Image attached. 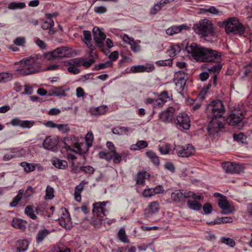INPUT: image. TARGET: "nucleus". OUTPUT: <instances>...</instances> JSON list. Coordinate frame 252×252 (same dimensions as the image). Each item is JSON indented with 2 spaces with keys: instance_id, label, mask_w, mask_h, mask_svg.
<instances>
[{
  "instance_id": "obj_1",
  "label": "nucleus",
  "mask_w": 252,
  "mask_h": 252,
  "mask_svg": "<svg viewBox=\"0 0 252 252\" xmlns=\"http://www.w3.org/2000/svg\"><path fill=\"white\" fill-rule=\"evenodd\" d=\"M224 112V106L222 102L219 99L212 101L207 105L205 114L207 118L210 120L207 128L209 135H214L224 127L223 122L224 118L223 115Z\"/></svg>"
},
{
  "instance_id": "obj_2",
  "label": "nucleus",
  "mask_w": 252,
  "mask_h": 252,
  "mask_svg": "<svg viewBox=\"0 0 252 252\" xmlns=\"http://www.w3.org/2000/svg\"><path fill=\"white\" fill-rule=\"evenodd\" d=\"M187 52L196 61L200 62L220 63L222 54L211 48L192 43L186 47Z\"/></svg>"
},
{
  "instance_id": "obj_3",
  "label": "nucleus",
  "mask_w": 252,
  "mask_h": 252,
  "mask_svg": "<svg viewBox=\"0 0 252 252\" xmlns=\"http://www.w3.org/2000/svg\"><path fill=\"white\" fill-rule=\"evenodd\" d=\"M43 60L39 54H33L29 58H24L15 64H19L16 69V73L21 76H27L38 72Z\"/></svg>"
},
{
  "instance_id": "obj_4",
  "label": "nucleus",
  "mask_w": 252,
  "mask_h": 252,
  "mask_svg": "<svg viewBox=\"0 0 252 252\" xmlns=\"http://www.w3.org/2000/svg\"><path fill=\"white\" fill-rule=\"evenodd\" d=\"M108 203L109 201H102L93 204L91 223L95 227L98 228L100 226L104 217L107 215L108 211L105 209V207Z\"/></svg>"
},
{
  "instance_id": "obj_5",
  "label": "nucleus",
  "mask_w": 252,
  "mask_h": 252,
  "mask_svg": "<svg viewBox=\"0 0 252 252\" xmlns=\"http://www.w3.org/2000/svg\"><path fill=\"white\" fill-rule=\"evenodd\" d=\"M193 29L196 34L203 37L212 35L214 33L212 22L206 19L201 20L198 23L194 24Z\"/></svg>"
},
{
  "instance_id": "obj_6",
  "label": "nucleus",
  "mask_w": 252,
  "mask_h": 252,
  "mask_svg": "<svg viewBox=\"0 0 252 252\" xmlns=\"http://www.w3.org/2000/svg\"><path fill=\"white\" fill-rule=\"evenodd\" d=\"M63 142L64 148L67 151L70 150L80 155L86 153L88 149H83L85 146L83 143L78 142V139L74 136H70L63 138Z\"/></svg>"
},
{
  "instance_id": "obj_7",
  "label": "nucleus",
  "mask_w": 252,
  "mask_h": 252,
  "mask_svg": "<svg viewBox=\"0 0 252 252\" xmlns=\"http://www.w3.org/2000/svg\"><path fill=\"white\" fill-rule=\"evenodd\" d=\"M225 32L227 33L243 34L245 32V28L236 18H230L228 21L224 22Z\"/></svg>"
},
{
  "instance_id": "obj_8",
  "label": "nucleus",
  "mask_w": 252,
  "mask_h": 252,
  "mask_svg": "<svg viewBox=\"0 0 252 252\" xmlns=\"http://www.w3.org/2000/svg\"><path fill=\"white\" fill-rule=\"evenodd\" d=\"M244 118V114L241 110L232 111L226 120L228 124L232 126H239Z\"/></svg>"
},
{
  "instance_id": "obj_9",
  "label": "nucleus",
  "mask_w": 252,
  "mask_h": 252,
  "mask_svg": "<svg viewBox=\"0 0 252 252\" xmlns=\"http://www.w3.org/2000/svg\"><path fill=\"white\" fill-rule=\"evenodd\" d=\"M176 125L178 128H182L188 130L190 126V121L189 116L186 113H182L179 114L174 121Z\"/></svg>"
},
{
  "instance_id": "obj_10",
  "label": "nucleus",
  "mask_w": 252,
  "mask_h": 252,
  "mask_svg": "<svg viewBox=\"0 0 252 252\" xmlns=\"http://www.w3.org/2000/svg\"><path fill=\"white\" fill-rule=\"evenodd\" d=\"M175 109L173 107H169L165 111L159 114V120L165 124L171 123L174 120Z\"/></svg>"
},
{
  "instance_id": "obj_11",
  "label": "nucleus",
  "mask_w": 252,
  "mask_h": 252,
  "mask_svg": "<svg viewBox=\"0 0 252 252\" xmlns=\"http://www.w3.org/2000/svg\"><path fill=\"white\" fill-rule=\"evenodd\" d=\"M222 167L225 172L231 174H240L244 170L241 164L230 162L223 163Z\"/></svg>"
},
{
  "instance_id": "obj_12",
  "label": "nucleus",
  "mask_w": 252,
  "mask_h": 252,
  "mask_svg": "<svg viewBox=\"0 0 252 252\" xmlns=\"http://www.w3.org/2000/svg\"><path fill=\"white\" fill-rule=\"evenodd\" d=\"M94 39L96 45L99 48H102L104 46V41L106 38V35L98 27H94L93 30Z\"/></svg>"
},
{
  "instance_id": "obj_13",
  "label": "nucleus",
  "mask_w": 252,
  "mask_h": 252,
  "mask_svg": "<svg viewBox=\"0 0 252 252\" xmlns=\"http://www.w3.org/2000/svg\"><path fill=\"white\" fill-rule=\"evenodd\" d=\"M177 154L180 157H189L193 154L194 147L191 144L180 146L176 149Z\"/></svg>"
},
{
  "instance_id": "obj_14",
  "label": "nucleus",
  "mask_w": 252,
  "mask_h": 252,
  "mask_svg": "<svg viewBox=\"0 0 252 252\" xmlns=\"http://www.w3.org/2000/svg\"><path fill=\"white\" fill-rule=\"evenodd\" d=\"M60 224L63 227L69 229L72 226L71 218L68 212L64 209L61 217L59 219Z\"/></svg>"
},
{
  "instance_id": "obj_15",
  "label": "nucleus",
  "mask_w": 252,
  "mask_h": 252,
  "mask_svg": "<svg viewBox=\"0 0 252 252\" xmlns=\"http://www.w3.org/2000/svg\"><path fill=\"white\" fill-rule=\"evenodd\" d=\"M155 66L152 64L148 65H133L130 67L129 73L150 72L153 71Z\"/></svg>"
},
{
  "instance_id": "obj_16",
  "label": "nucleus",
  "mask_w": 252,
  "mask_h": 252,
  "mask_svg": "<svg viewBox=\"0 0 252 252\" xmlns=\"http://www.w3.org/2000/svg\"><path fill=\"white\" fill-rule=\"evenodd\" d=\"M83 35V41L86 43V45L90 49V51L89 52L90 57H94V51L95 49V46L92 43L91 33L89 31H84Z\"/></svg>"
},
{
  "instance_id": "obj_17",
  "label": "nucleus",
  "mask_w": 252,
  "mask_h": 252,
  "mask_svg": "<svg viewBox=\"0 0 252 252\" xmlns=\"http://www.w3.org/2000/svg\"><path fill=\"white\" fill-rule=\"evenodd\" d=\"M58 137L49 136L44 140L43 147L48 150H53L58 144Z\"/></svg>"
},
{
  "instance_id": "obj_18",
  "label": "nucleus",
  "mask_w": 252,
  "mask_h": 252,
  "mask_svg": "<svg viewBox=\"0 0 252 252\" xmlns=\"http://www.w3.org/2000/svg\"><path fill=\"white\" fill-rule=\"evenodd\" d=\"M186 76L187 74L185 71L182 70L178 71L174 75V82L177 86L180 85L181 88H184L186 83Z\"/></svg>"
},
{
  "instance_id": "obj_19",
  "label": "nucleus",
  "mask_w": 252,
  "mask_h": 252,
  "mask_svg": "<svg viewBox=\"0 0 252 252\" xmlns=\"http://www.w3.org/2000/svg\"><path fill=\"white\" fill-rule=\"evenodd\" d=\"M218 205L223 210L221 212L222 214L228 215L233 211V210L231 208L229 202L226 199L225 196L218 200Z\"/></svg>"
},
{
  "instance_id": "obj_20",
  "label": "nucleus",
  "mask_w": 252,
  "mask_h": 252,
  "mask_svg": "<svg viewBox=\"0 0 252 252\" xmlns=\"http://www.w3.org/2000/svg\"><path fill=\"white\" fill-rule=\"evenodd\" d=\"M160 209V205L158 201H153L144 210V215L147 217H150L155 215Z\"/></svg>"
},
{
  "instance_id": "obj_21",
  "label": "nucleus",
  "mask_w": 252,
  "mask_h": 252,
  "mask_svg": "<svg viewBox=\"0 0 252 252\" xmlns=\"http://www.w3.org/2000/svg\"><path fill=\"white\" fill-rule=\"evenodd\" d=\"M70 49L67 47H61L57 48L51 52V56L54 58H62L67 57Z\"/></svg>"
},
{
  "instance_id": "obj_22",
  "label": "nucleus",
  "mask_w": 252,
  "mask_h": 252,
  "mask_svg": "<svg viewBox=\"0 0 252 252\" xmlns=\"http://www.w3.org/2000/svg\"><path fill=\"white\" fill-rule=\"evenodd\" d=\"M189 29V28L185 25L174 26L168 28L166 30V33L169 35H173L174 34L180 32L183 30H188Z\"/></svg>"
},
{
  "instance_id": "obj_23",
  "label": "nucleus",
  "mask_w": 252,
  "mask_h": 252,
  "mask_svg": "<svg viewBox=\"0 0 252 252\" xmlns=\"http://www.w3.org/2000/svg\"><path fill=\"white\" fill-rule=\"evenodd\" d=\"M87 182L82 181L78 186L75 188L74 191V197L76 201L80 202L81 200V193L83 190L84 186Z\"/></svg>"
},
{
  "instance_id": "obj_24",
  "label": "nucleus",
  "mask_w": 252,
  "mask_h": 252,
  "mask_svg": "<svg viewBox=\"0 0 252 252\" xmlns=\"http://www.w3.org/2000/svg\"><path fill=\"white\" fill-rule=\"evenodd\" d=\"M26 221L22 219L14 218L12 222V225L15 228L24 230L26 228Z\"/></svg>"
},
{
  "instance_id": "obj_25",
  "label": "nucleus",
  "mask_w": 252,
  "mask_h": 252,
  "mask_svg": "<svg viewBox=\"0 0 252 252\" xmlns=\"http://www.w3.org/2000/svg\"><path fill=\"white\" fill-rule=\"evenodd\" d=\"M165 1L164 0H160L157 4H155L151 9L150 14L155 15L159 11L166 5Z\"/></svg>"
},
{
  "instance_id": "obj_26",
  "label": "nucleus",
  "mask_w": 252,
  "mask_h": 252,
  "mask_svg": "<svg viewBox=\"0 0 252 252\" xmlns=\"http://www.w3.org/2000/svg\"><path fill=\"white\" fill-rule=\"evenodd\" d=\"M165 1L164 0H160L157 4H155L151 9L150 14L155 15L159 11L166 5Z\"/></svg>"
},
{
  "instance_id": "obj_27",
  "label": "nucleus",
  "mask_w": 252,
  "mask_h": 252,
  "mask_svg": "<svg viewBox=\"0 0 252 252\" xmlns=\"http://www.w3.org/2000/svg\"><path fill=\"white\" fill-rule=\"evenodd\" d=\"M165 1L164 0H160L157 4H155L151 9L150 14L155 15L159 11L166 5Z\"/></svg>"
},
{
  "instance_id": "obj_28",
  "label": "nucleus",
  "mask_w": 252,
  "mask_h": 252,
  "mask_svg": "<svg viewBox=\"0 0 252 252\" xmlns=\"http://www.w3.org/2000/svg\"><path fill=\"white\" fill-rule=\"evenodd\" d=\"M49 94L54 96H65V92L62 87H54L49 90Z\"/></svg>"
},
{
  "instance_id": "obj_29",
  "label": "nucleus",
  "mask_w": 252,
  "mask_h": 252,
  "mask_svg": "<svg viewBox=\"0 0 252 252\" xmlns=\"http://www.w3.org/2000/svg\"><path fill=\"white\" fill-rule=\"evenodd\" d=\"M148 144L145 140H140L137 142L135 144H133L130 146V150L133 151L140 150L147 147Z\"/></svg>"
},
{
  "instance_id": "obj_30",
  "label": "nucleus",
  "mask_w": 252,
  "mask_h": 252,
  "mask_svg": "<svg viewBox=\"0 0 252 252\" xmlns=\"http://www.w3.org/2000/svg\"><path fill=\"white\" fill-rule=\"evenodd\" d=\"M181 51L180 46L178 45H175L171 46L168 50H167L166 53L168 56L171 58L174 57L177 55Z\"/></svg>"
},
{
  "instance_id": "obj_31",
  "label": "nucleus",
  "mask_w": 252,
  "mask_h": 252,
  "mask_svg": "<svg viewBox=\"0 0 252 252\" xmlns=\"http://www.w3.org/2000/svg\"><path fill=\"white\" fill-rule=\"evenodd\" d=\"M29 243L27 240H22L17 242V252H20L26 251L28 248Z\"/></svg>"
},
{
  "instance_id": "obj_32",
  "label": "nucleus",
  "mask_w": 252,
  "mask_h": 252,
  "mask_svg": "<svg viewBox=\"0 0 252 252\" xmlns=\"http://www.w3.org/2000/svg\"><path fill=\"white\" fill-rule=\"evenodd\" d=\"M130 130L129 127L125 126H117L112 129V132L114 134L123 135L126 134Z\"/></svg>"
},
{
  "instance_id": "obj_33",
  "label": "nucleus",
  "mask_w": 252,
  "mask_h": 252,
  "mask_svg": "<svg viewBox=\"0 0 252 252\" xmlns=\"http://www.w3.org/2000/svg\"><path fill=\"white\" fill-rule=\"evenodd\" d=\"M20 165L23 167L24 171L27 173L33 171L36 168L35 164L28 163L26 161L21 162Z\"/></svg>"
},
{
  "instance_id": "obj_34",
  "label": "nucleus",
  "mask_w": 252,
  "mask_h": 252,
  "mask_svg": "<svg viewBox=\"0 0 252 252\" xmlns=\"http://www.w3.org/2000/svg\"><path fill=\"white\" fill-rule=\"evenodd\" d=\"M53 164L59 169H64L67 167V162L64 160L56 158L53 161Z\"/></svg>"
},
{
  "instance_id": "obj_35",
  "label": "nucleus",
  "mask_w": 252,
  "mask_h": 252,
  "mask_svg": "<svg viewBox=\"0 0 252 252\" xmlns=\"http://www.w3.org/2000/svg\"><path fill=\"white\" fill-rule=\"evenodd\" d=\"M26 7V4L23 2H12L8 4L7 8L9 9L15 10L17 9H23Z\"/></svg>"
},
{
  "instance_id": "obj_36",
  "label": "nucleus",
  "mask_w": 252,
  "mask_h": 252,
  "mask_svg": "<svg viewBox=\"0 0 252 252\" xmlns=\"http://www.w3.org/2000/svg\"><path fill=\"white\" fill-rule=\"evenodd\" d=\"M49 234V231L47 229L39 230L36 237V242L37 243L42 242Z\"/></svg>"
},
{
  "instance_id": "obj_37",
  "label": "nucleus",
  "mask_w": 252,
  "mask_h": 252,
  "mask_svg": "<svg viewBox=\"0 0 252 252\" xmlns=\"http://www.w3.org/2000/svg\"><path fill=\"white\" fill-rule=\"evenodd\" d=\"M147 156L151 159L152 162L156 165H158L159 160L156 154L153 151H148L146 153Z\"/></svg>"
},
{
  "instance_id": "obj_38",
  "label": "nucleus",
  "mask_w": 252,
  "mask_h": 252,
  "mask_svg": "<svg viewBox=\"0 0 252 252\" xmlns=\"http://www.w3.org/2000/svg\"><path fill=\"white\" fill-rule=\"evenodd\" d=\"M201 11L202 13L205 14L207 12H209L212 15H218L222 13L216 7L213 6H210L208 8H202L201 9Z\"/></svg>"
},
{
  "instance_id": "obj_39",
  "label": "nucleus",
  "mask_w": 252,
  "mask_h": 252,
  "mask_svg": "<svg viewBox=\"0 0 252 252\" xmlns=\"http://www.w3.org/2000/svg\"><path fill=\"white\" fill-rule=\"evenodd\" d=\"M187 206L189 208L195 211H199L202 207V205L196 201L189 200L187 202Z\"/></svg>"
},
{
  "instance_id": "obj_40",
  "label": "nucleus",
  "mask_w": 252,
  "mask_h": 252,
  "mask_svg": "<svg viewBox=\"0 0 252 252\" xmlns=\"http://www.w3.org/2000/svg\"><path fill=\"white\" fill-rule=\"evenodd\" d=\"M183 190H179L176 192H172L171 194V199L175 202H179L183 197Z\"/></svg>"
},
{
  "instance_id": "obj_41",
  "label": "nucleus",
  "mask_w": 252,
  "mask_h": 252,
  "mask_svg": "<svg viewBox=\"0 0 252 252\" xmlns=\"http://www.w3.org/2000/svg\"><path fill=\"white\" fill-rule=\"evenodd\" d=\"M25 214L32 220H35L37 218L36 214H34L33 209V206L29 205L27 206L25 209Z\"/></svg>"
},
{
  "instance_id": "obj_42",
  "label": "nucleus",
  "mask_w": 252,
  "mask_h": 252,
  "mask_svg": "<svg viewBox=\"0 0 252 252\" xmlns=\"http://www.w3.org/2000/svg\"><path fill=\"white\" fill-rule=\"evenodd\" d=\"M113 63L111 61H107L104 63H100L96 65L93 68L94 70H99L112 66Z\"/></svg>"
},
{
  "instance_id": "obj_43",
  "label": "nucleus",
  "mask_w": 252,
  "mask_h": 252,
  "mask_svg": "<svg viewBox=\"0 0 252 252\" xmlns=\"http://www.w3.org/2000/svg\"><path fill=\"white\" fill-rule=\"evenodd\" d=\"M13 78V74L7 72L0 73V82H6L11 80Z\"/></svg>"
},
{
  "instance_id": "obj_44",
  "label": "nucleus",
  "mask_w": 252,
  "mask_h": 252,
  "mask_svg": "<svg viewBox=\"0 0 252 252\" xmlns=\"http://www.w3.org/2000/svg\"><path fill=\"white\" fill-rule=\"evenodd\" d=\"M173 59H168L164 60H160L157 61L155 63L158 66H171L172 65Z\"/></svg>"
},
{
  "instance_id": "obj_45",
  "label": "nucleus",
  "mask_w": 252,
  "mask_h": 252,
  "mask_svg": "<svg viewBox=\"0 0 252 252\" xmlns=\"http://www.w3.org/2000/svg\"><path fill=\"white\" fill-rule=\"evenodd\" d=\"M98 156L100 158L105 159L108 161H110L113 158L112 153L104 151L99 152Z\"/></svg>"
},
{
  "instance_id": "obj_46",
  "label": "nucleus",
  "mask_w": 252,
  "mask_h": 252,
  "mask_svg": "<svg viewBox=\"0 0 252 252\" xmlns=\"http://www.w3.org/2000/svg\"><path fill=\"white\" fill-rule=\"evenodd\" d=\"M233 138L238 142L244 144L246 143L247 137L243 133L241 132L238 134H234Z\"/></svg>"
},
{
  "instance_id": "obj_47",
  "label": "nucleus",
  "mask_w": 252,
  "mask_h": 252,
  "mask_svg": "<svg viewBox=\"0 0 252 252\" xmlns=\"http://www.w3.org/2000/svg\"><path fill=\"white\" fill-rule=\"evenodd\" d=\"M83 61V58H76L70 60L68 63L70 65L80 66H82Z\"/></svg>"
},
{
  "instance_id": "obj_48",
  "label": "nucleus",
  "mask_w": 252,
  "mask_h": 252,
  "mask_svg": "<svg viewBox=\"0 0 252 252\" xmlns=\"http://www.w3.org/2000/svg\"><path fill=\"white\" fill-rule=\"evenodd\" d=\"M54 26V23L53 19L52 18H47L46 21L43 23L42 28L43 30H49L51 28H53Z\"/></svg>"
},
{
  "instance_id": "obj_49",
  "label": "nucleus",
  "mask_w": 252,
  "mask_h": 252,
  "mask_svg": "<svg viewBox=\"0 0 252 252\" xmlns=\"http://www.w3.org/2000/svg\"><path fill=\"white\" fill-rule=\"evenodd\" d=\"M146 174H148L146 172H139L137 175L136 183L140 185L143 184L145 182Z\"/></svg>"
},
{
  "instance_id": "obj_50",
  "label": "nucleus",
  "mask_w": 252,
  "mask_h": 252,
  "mask_svg": "<svg viewBox=\"0 0 252 252\" xmlns=\"http://www.w3.org/2000/svg\"><path fill=\"white\" fill-rule=\"evenodd\" d=\"M13 43L16 46L24 47L26 44V38L24 36H20L16 38Z\"/></svg>"
},
{
  "instance_id": "obj_51",
  "label": "nucleus",
  "mask_w": 252,
  "mask_h": 252,
  "mask_svg": "<svg viewBox=\"0 0 252 252\" xmlns=\"http://www.w3.org/2000/svg\"><path fill=\"white\" fill-rule=\"evenodd\" d=\"M94 140V135L92 132H89L86 135L85 142L87 145V148L90 147L92 146L93 141Z\"/></svg>"
},
{
  "instance_id": "obj_52",
  "label": "nucleus",
  "mask_w": 252,
  "mask_h": 252,
  "mask_svg": "<svg viewBox=\"0 0 252 252\" xmlns=\"http://www.w3.org/2000/svg\"><path fill=\"white\" fill-rule=\"evenodd\" d=\"M113 161L114 164H119L122 158V155L121 154L116 152V151H114L112 153Z\"/></svg>"
},
{
  "instance_id": "obj_53",
  "label": "nucleus",
  "mask_w": 252,
  "mask_h": 252,
  "mask_svg": "<svg viewBox=\"0 0 252 252\" xmlns=\"http://www.w3.org/2000/svg\"><path fill=\"white\" fill-rule=\"evenodd\" d=\"M216 63V64L208 68V70L210 72H213L214 74L218 73L222 68V65L220 63Z\"/></svg>"
},
{
  "instance_id": "obj_54",
  "label": "nucleus",
  "mask_w": 252,
  "mask_h": 252,
  "mask_svg": "<svg viewBox=\"0 0 252 252\" xmlns=\"http://www.w3.org/2000/svg\"><path fill=\"white\" fill-rule=\"evenodd\" d=\"M107 111V107L106 106H101L96 107L94 109V114L96 115H102L105 113Z\"/></svg>"
},
{
  "instance_id": "obj_55",
  "label": "nucleus",
  "mask_w": 252,
  "mask_h": 252,
  "mask_svg": "<svg viewBox=\"0 0 252 252\" xmlns=\"http://www.w3.org/2000/svg\"><path fill=\"white\" fill-rule=\"evenodd\" d=\"M80 170L85 173L92 174L94 172V168L91 166H82L80 167Z\"/></svg>"
},
{
  "instance_id": "obj_56",
  "label": "nucleus",
  "mask_w": 252,
  "mask_h": 252,
  "mask_svg": "<svg viewBox=\"0 0 252 252\" xmlns=\"http://www.w3.org/2000/svg\"><path fill=\"white\" fill-rule=\"evenodd\" d=\"M34 124V122L33 121H21V126L20 127L26 128H31L32 127Z\"/></svg>"
},
{
  "instance_id": "obj_57",
  "label": "nucleus",
  "mask_w": 252,
  "mask_h": 252,
  "mask_svg": "<svg viewBox=\"0 0 252 252\" xmlns=\"http://www.w3.org/2000/svg\"><path fill=\"white\" fill-rule=\"evenodd\" d=\"M221 242L231 247H233L235 245V242L234 240L230 238L222 237L221 238Z\"/></svg>"
},
{
  "instance_id": "obj_58",
  "label": "nucleus",
  "mask_w": 252,
  "mask_h": 252,
  "mask_svg": "<svg viewBox=\"0 0 252 252\" xmlns=\"http://www.w3.org/2000/svg\"><path fill=\"white\" fill-rule=\"evenodd\" d=\"M34 42L35 44L41 49H45L47 47V45L45 42L43 40H40L38 37H35L34 39Z\"/></svg>"
},
{
  "instance_id": "obj_59",
  "label": "nucleus",
  "mask_w": 252,
  "mask_h": 252,
  "mask_svg": "<svg viewBox=\"0 0 252 252\" xmlns=\"http://www.w3.org/2000/svg\"><path fill=\"white\" fill-rule=\"evenodd\" d=\"M244 74L245 77L252 78V64L248 65L244 68Z\"/></svg>"
},
{
  "instance_id": "obj_60",
  "label": "nucleus",
  "mask_w": 252,
  "mask_h": 252,
  "mask_svg": "<svg viewBox=\"0 0 252 252\" xmlns=\"http://www.w3.org/2000/svg\"><path fill=\"white\" fill-rule=\"evenodd\" d=\"M54 196L53 189L49 186H47L46 189L45 198L48 199H51L54 197Z\"/></svg>"
},
{
  "instance_id": "obj_61",
  "label": "nucleus",
  "mask_w": 252,
  "mask_h": 252,
  "mask_svg": "<svg viewBox=\"0 0 252 252\" xmlns=\"http://www.w3.org/2000/svg\"><path fill=\"white\" fill-rule=\"evenodd\" d=\"M57 128L60 131L63 133H67L70 130L68 126L66 124H58Z\"/></svg>"
},
{
  "instance_id": "obj_62",
  "label": "nucleus",
  "mask_w": 252,
  "mask_h": 252,
  "mask_svg": "<svg viewBox=\"0 0 252 252\" xmlns=\"http://www.w3.org/2000/svg\"><path fill=\"white\" fill-rule=\"evenodd\" d=\"M154 192V191L153 190V188L145 189L143 190L142 192V195L143 196V197L145 198L150 197L152 196L155 195Z\"/></svg>"
},
{
  "instance_id": "obj_63",
  "label": "nucleus",
  "mask_w": 252,
  "mask_h": 252,
  "mask_svg": "<svg viewBox=\"0 0 252 252\" xmlns=\"http://www.w3.org/2000/svg\"><path fill=\"white\" fill-rule=\"evenodd\" d=\"M158 98L165 103L169 99L170 97L167 91H163L159 95Z\"/></svg>"
},
{
  "instance_id": "obj_64",
  "label": "nucleus",
  "mask_w": 252,
  "mask_h": 252,
  "mask_svg": "<svg viewBox=\"0 0 252 252\" xmlns=\"http://www.w3.org/2000/svg\"><path fill=\"white\" fill-rule=\"evenodd\" d=\"M203 209L205 214H210L212 213L213 210V207L211 204L207 203L204 204Z\"/></svg>"
}]
</instances>
